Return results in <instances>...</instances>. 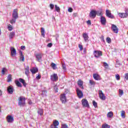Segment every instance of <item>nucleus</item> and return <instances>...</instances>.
Instances as JSON below:
<instances>
[{"mask_svg":"<svg viewBox=\"0 0 128 128\" xmlns=\"http://www.w3.org/2000/svg\"><path fill=\"white\" fill-rule=\"evenodd\" d=\"M18 100V106H26V98L20 96Z\"/></svg>","mask_w":128,"mask_h":128,"instance_id":"nucleus-1","label":"nucleus"},{"mask_svg":"<svg viewBox=\"0 0 128 128\" xmlns=\"http://www.w3.org/2000/svg\"><path fill=\"white\" fill-rule=\"evenodd\" d=\"M81 102L83 108H90V104L86 99L83 98Z\"/></svg>","mask_w":128,"mask_h":128,"instance_id":"nucleus-2","label":"nucleus"},{"mask_svg":"<svg viewBox=\"0 0 128 128\" xmlns=\"http://www.w3.org/2000/svg\"><path fill=\"white\" fill-rule=\"evenodd\" d=\"M76 92L78 98H84V93L82 92V90H80V88H76Z\"/></svg>","mask_w":128,"mask_h":128,"instance_id":"nucleus-3","label":"nucleus"},{"mask_svg":"<svg viewBox=\"0 0 128 128\" xmlns=\"http://www.w3.org/2000/svg\"><path fill=\"white\" fill-rule=\"evenodd\" d=\"M60 125V122L58 120H54L53 121V124H51L50 128H58V126Z\"/></svg>","mask_w":128,"mask_h":128,"instance_id":"nucleus-4","label":"nucleus"},{"mask_svg":"<svg viewBox=\"0 0 128 128\" xmlns=\"http://www.w3.org/2000/svg\"><path fill=\"white\" fill-rule=\"evenodd\" d=\"M50 80L52 82H58V74H53L51 75Z\"/></svg>","mask_w":128,"mask_h":128,"instance_id":"nucleus-5","label":"nucleus"},{"mask_svg":"<svg viewBox=\"0 0 128 128\" xmlns=\"http://www.w3.org/2000/svg\"><path fill=\"white\" fill-rule=\"evenodd\" d=\"M12 18L16 20L18 18V9H14L12 14Z\"/></svg>","mask_w":128,"mask_h":128,"instance_id":"nucleus-6","label":"nucleus"},{"mask_svg":"<svg viewBox=\"0 0 128 128\" xmlns=\"http://www.w3.org/2000/svg\"><path fill=\"white\" fill-rule=\"evenodd\" d=\"M96 10H92L89 14L90 18H94L96 16Z\"/></svg>","mask_w":128,"mask_h":128,"instance_id":"nucleus-7","label":"nucleus"},{"mask_svg":"<svg viewBox=\"0 0 128 128\" xmlns=\"http://www.w3.org/2000/svg\"><path fill=\"white\" fill-rule=\"evenodd\" d=\"M106 16H108V18H109L114 19V16L112 14V12H110V10H106Z\"/></svg>","mask_w":128,"mask_h":128,"instance_id":"nucleus-8","label":"nucleus"},{"mask_svg":"<svg viewBox=\"0 0 128 128\" xmlns=\"http://www.w3.org/2000/svg\"><path fill=\"white\" fill-rule=\"evenodd\" d=\"M94 54L95 58H100V56H102V52L100 50H94Z\"/></svg>","mask_w":128,"mask_h":128,"instance_id":"nucleus-9","label":"nucleus"},{"mask_svg":"<svg viewBox=\"0 0 128 128\" xmlns=\"http://www.w3.org/2000/svg\"><path fill=\"white\" fill-rule=\"evenodd\" d=\"M111 30L114 34H118V28L115 24H112Z\"/></svg>","mask_w":128,"mask_h":128,"instance_id":"nucleus-10","label":"nucleus"},{"mask_svg":"<svg viewBox=\"0 0 128 128\" xmlns=\"http://www.w3.org/2000/svg\"><path fill=\"white\" fill-rule=\"evenodd\" d=\"M60 100L62 104H66V94H61L60 96Z\"/></svg>","mask_w":128,"mask_h":128,"instance_id":"nucleus-11","label":"nucleus"},{"mask_svg":"<svg viewBox=\"0 0 128 128\" xmlns=\"http://www.w3.org/2000/svg\"><path fill=\"white\" fill-rule=\"evenodd\" d=\"M99 98L102 100H106V95H104L102 91L100 90H99Z\"/></svg>","mask_w":128,"mask_h":128,"instance_id":"nucleus-12","label":"nucleus"},{"mask_svg":"<svg viewBox=\"0 0 128 128\" xmlns=\"http://www.w3.org/2000/svg\"><path fill=\"white\" fill-rule=\"evenodd\" d=\"M7 92L9 94H14V87L12 86L7 87Z\"/></svg>","mask_w":128,"mask_h":128,"instance_id":"nucleus-13","label":"nucleus"},{"mask_svg":"<svg viewBox=\"0 0 128 128\" xmlns=\"http://www.w3.org/2000/svg\"><path fill=\"white\" fill-rule=\"evenodd\" d=\"M100 22L102 26H106V18L104 16H101Z\"/></svg>","mask_w":128,"mask_h":128,"instance_id":"nucleus-14","label":"nucleus"},{"mask_svg":"<svg viewBox=\"0 0 128 128\" xmlns=\"http://www.w3.org/2000/svg\"><path fill=\"white\" fill-rule=\"evenodd\" d=\"M6 120L10 124L14 122V117L10 115H8L6 117Z\"/></svg>","mask_w":128,"mask_h":128,"instance_id":"nucleus-15","label":"nucleus"},{"mask_svg":"<svg viewBox=\"0 0 128 128\" xmlns=\"http://www.w3.org/2000/svg\"><path fill=\"white\" fill-rule=\"evenodd\" d=\"M93 78L95 80H102V77L98 74H93Z\"/></svg>","mask_w":128,"mask_h":128,"instance_id":"nucleus-16","label":"nucleus"},{"mask_svg":"<svg viewBox=\"0 0 128 128\" xmlns=\"http://www.w3.org/2000/svg\"><path fill=\"white\" fill-rule=\"evenodd\" d=\"M77 84L79 86V88H80L82 90H84V82L82 80H78Z\"/></svg>","mask_w":128,"mask_h":128,"instance_id":"nucleus-17","label":"nucleus"},{"mask_svg":"<svg viewBox=\"0 0 128 128\" xmlns=\"http://www.w3.org/2000/svg\"><path fill=\"white\" fill-rule=\"evenodd\" d=\"M36 60L38 62H40V60H42V54L40 53L37 54L36 55Z\"/></svg>","mask_w":128,"mask_h":128,"instance_id":"nucleus-18","label":"nucleus"},{"mask_svg":"<svg viewBox=\"0 0 128 128\" xmlns=\"http://www.w3.org/2000/svg\"><path fill=\"white\" fill-rule=\"evenodd\" d=\"M118 16L120 18H128V14L126 12L119 13Z\"/></svg>","mask_w":128,"mask_h":128,"instance_id":"nucleus-19","label":"nucleus"},{"mask_svg":"<svg viewBox=\"0 0 128 128\" xmlns=\"http://www.w3.org/2000/svg\"><path fill=\"white\" fill-rule=\"evenodd\" d=\"M16 54V48L13 47L11 48V56H14Z\"/></svg>","mask_w":128,"mask_h":128,"instance_id":"nucleus-20","label":"nucleus"},{"mask_svg":"<svg viewBox=\"0 0 128 128\" xmlns=\"http://www.w3.org/2000/svg\"><path fill=\"white\" fill-rule=\"evenodd\" d=\"M30 72H31L32 74H36V72H38V69L36 68H33L32 69H30Z\"/></svg>","mask_w":128,"mask_h":128,"instance_id":"nucleus-21","label":"nucleus"},{"mask_svg":"<svg viewBox=\"0 0 128 128\" xmlns=\"http://www.w3.org/2000/svg\"><path fill=\"white\" fill-rule=\"evenodd\" d=\"M25 74L27 76H30V66H26V68H25Z\"/></svg>","mask_w":128,"mask_h":128,"instance_id":"nucleus-22","label":"nucleus"},{"mask_svg":"<svg viewBox=\"0 0 128 128\" xmlns=\"http://www.w3.org/2000/svg\"><path fill=\"white\" fill-rule=\"evenodd\" d=\"M83 38H84V40L85 42H87L88 40V34L86 33H84L82 34Z\"/></svg>","mask_w":128,"mask_h":128,"instance_id":"nucleus-23","label":"nucleus"},{"mask_svg":"<svg viewBox=\"0 0 128 128\" xmlns=\"http://www.w3.org/2000/svg\"><path fill=\"white\" fill-rule=\"evenodd\" d=\"M19 81L20 82H22V84L24 86H26V80H24L22 78H20Z\"/></svg>","mask_w":128,"mask_h":128,"instance_id":"nucleus-24","label":"nucleus"},{"mask_svg":"<svg viewBox=\"0 0 128 128\" xmlns=\"http://www.w3.org/2000/svg\"><path fill=\"white\" fill-rule=\"evenodd\" d=\"M38 114H40V116H43L44 115V109L42 108H38V111H37Z\"/></svg>","mask_w":128,"mask_h":128,"instance_id":"nucleus-25","label":"nucleus"},{"mask_svg":"<svg viewBox=\"0 0 128 128\" xmlns=\"http://www.w3.org/2000/svg\"><path fill=\"white\" fill-rule=\"evenodd\" d=\"M112 116H114V112H110L107 114V118H112Z\"/></svg>","mask_w":128,"mask_h":128,"instance_id":"nucleus-26","label":"nucleus"},{"mask_svg":"<svg viewBox=\"0 0 128 128\" xmlns=\"http://www.w3.org/2000/svg\"><path fill=\"white\" fill-rule=\"evenodd\" d=\"M14 82H15L16 86H18V88H22V84H20V81H18V80H16L14 81Z\"/></svg>","mask_w":128,"mask_h":128,"instance_id":"nucleus-27","label":"nucleus"},{"mask_svg":"<svg viewBox=\"0 0 128 128\" xmlns=\"http://www.w3.org/2000/svg\"><path fill=\"white\" fill-rule=\"evenodd\" d=\"M20 60L21 62H24V54H22V52H20Z\"/></svg>","mask_w":128,"mask_h":128,"instance_id":"nucleus-28","label":"nucleus"},{"mask_svg":"<svg viewBox=\"0 0 128 128\" xmlns=\"http://www.w3.org/2000/svg\"><path fill=\"white\" fill-rule=\"evenodd\" d=\"M14 36H16V33L14 32H12L9 34V38L10 39L12 38Z\"/></svg>","mask_w":128,"mask_h":128,"instance_id":"nucleus-29","label":"nucleus"},{"mask_svg":"<svg viewBox=\"0 0 128 128\" xmlns=\"http://www.w3.org/2000/svg\"><path fill=\"white\" fill-rule=\"evenodd\" d=\"M41 34L43 36V38H44L46 34L44 32V28H41Z\"/></svg>","mask_w":128,"mask_h":128,"instance_id":"nucleus-30","label":"nucleus"},{"mask_svg":"<svg viewBox=\"0 0 128 128\" xmlns=\"http://www.w3.org/2000/svg\"><path fill=\"white\" fill-rule=\"evenodd\" d=\"M102 128H110V126L104 123L102 124Z\"/></svg>","mask_w":128,"mask_h":128,"instance_id":"nucleus-31","label":"nucleus"},{"mask_svg":"<svg viewBox=\"0 0 128 128\" xmlns=\"http://www.w3.org/2000/svg\"><path fill=\"white\" fill-rule=\"evenodd\" d=\"M121 116L122 118H126V112L124 110L121 112Z\"/></svg>","mask_w":128,"mask_h":128,"instance_id":"nucleus-32","label":"nucleus"},{"mask_svg":"<svg viewBox=\"0 0 128 128\" xmlns=\"http://www.w3.org/2000/svg\"><path fill=\"white\" fill-rule=\"evenodd\" d=\"M8 82H12V74H9L7 78Z\"/></svg>","mask_w":128,"mask_h":128,"instance_id":"nucleus-33","label":"nucleus"},{"mask_svg":"<svg viewBox=\"0 0 128 128\" xmlns=\"http://www.w3.org/2000/svg\"><path fill=\"white\" fill-rule=\"evenodd\" d=\"M96 15L98 16H102V10L96 11Z\"/></svg>","mask_w":128,"mask_h":128,"instance_id":"nucleus-34","label":"nucleus"},{"mask_svg":"<svg viewBox=\"0 0 128 128\" xmlns=\"http://www.w3.org/2000/svg\"><path fill=\"white\" fill-rule=\"evenodd\" d=\"M51 66L53 70H56V64L52 62L51 64Z\"/></svg>","mask_w":128,"mask_h":128,"instance_id":"nucleus-35","label":"nucleus"},{"mask_svg":"<svg viewBox=\"0 0 128 128\" xmlns=\"http://www.w3.org/2000/svg\"><path fill=\"white\" fill-rule=\"evenodd\" d=\"M55 9L57 12H60V8L59 6H58V5H55Z\"/></svg>","mask_w":128,"mask_h":128,"instance_id":"nucleus-36","label":"nucleus"},{"mask_svg":"<svg viewBox=\"0 0 128 128\" xmlns=\"http://www.w3.org/2000/svg\"><path fill=\"white\" fill-rule=\"evenodd\" d=\"M106 42L108 44H110V42H112V39H110V38L108 37L106 38Z\"/></svg>","mask_w":128,"mask_h":128,"instance_id":"nucleus-37","label":"nucleus"},{"mask_svg":"<svg viewBox=\"0 0 128 128\" xmlns=\"http://www.w3.org/2000/svg\"><path fill=\"white\" fill-rule=\"evenodd\" d=\"M89 82L91 86H94L96 84V82L94 80H90Z\"/></svg>","mask_w":128,"mask_h":128,"instance_id":"nucleus-38","label":"nucleus"},{"mask_svg":"<svg viewBox=\"0 0 128 128\" xmlns=\"http://www.w3.org/2000/svg\"><path fill=\"white\" fill-rule=\"evenodd\" d=\"M7 70H6V68H2V74H6V72H7Z\"/></svg>","mask_w":128,"mask_h":128,"instance_id":"nucleus-39","label":"nucleus"},{"mask_svg":"<svg viewBox=\"0 0 128 128\" xmlns=\"http://www.w3.org/2000/svg\"><path fill=\"white\" fill-rule=\"evenodd\" d=\"M8 30H10V32L12 30H14V28H12V25L10 24L8 25Z\"/></svg>","mask_w":128,"mask_h":128,"instance_id":"nucleus-40","label":"nucleus"},{"mask_svg":"<svg viewBox=\"0 0 128 128\" xmlns=\"http://www.w3.org/2000/svg\"><path fill=\"white\" fill-rule=\"evenodd\" d=\"M115 78L117 80H120V74H116L115 76Z\"/></svg>","mask_w":128,"mask_h":128,"instance_id":"nucleus-41","label":"nucleus"},{"mask_svg":"<svg viewBox=\"0 0 128 128\" xmlns=\"http://www.w3.org/2000/svg\"><path fill=\"white\" fill-rule=\"evenodd\" d=\"M16 18H12L10 20V22L12 24H16Z\"/></svg>","mask_w":128,"mask_h":128,"instance_id":"nucleus-42","label":"nucleus"},{"mask_svg":"<svg viewBox=\"0 0 128 128\" xmlns=\"http://www.w3.org/2000/svg\"><path fill=\"white\" fill-rule=\"evenodd\" d=\"M92 104L94 108H98V103L96 102V101L93 100Z\"/></svg>","mask_w":128,"mask_h":128,"instance_id":"nucleus-43","label":"nucleus"},{"mask_svg":"<svg viewBox=\"0 0 128 128\" xmlns=\"http://www.w3.org/2000/svg\"><path fill=\"white\" fill-rule=\"evenodd\" d=\"M78 46L80 48V50H84V47L82 46V45L79 44L78 45Z\"/></svg>","mask_w":128,"mask_h":128,"instance_id":"nucleus-44","label":"nucleus"},{"mask_svg":"<svg viewBox=\"0 0 128 128\" xmlns=\"http://www.w3.org/2000/svg\"><path fill=\"white\" fill-rule=\"evenodd\" d=\"M119 94L120 96H122V94H124V90L120 89H119Z\"/></svg>","mask_w":128,"mask_h":128,"instance_id":"nucleus-45","label":"nucleus"},{"mask_svg":"<svg viewBox=\"0 0 128 128\" xmlns=\"http://www.w3.org/2000/svg\"><path fill=\"white\" fill-rule=\"evenodd\" d=\"M104 66L106 68H108V64L106 62H104Z\"/></svg>","mask_w":128,"mask_h":128,"instance_id":"nucleus-46","label":"nucleus"},{"mask_svg":"<svg viewBox=\"0 0 128 128\" xmlns=\"http://www.w3.org/2000/svg\"><path fill=\"white\" fill-rule=\"evenodd\" d=\"M62 128H68L66 124H62Z\"/></svg>","mask_w":128,"mask_h":128,"instance_id":"nucleus-47","label":"nucleus"},{"mask_svg":"<svg viewBox=\"0 0 128 128\" xmlns=\"http://www.w3.org/2000/svg\"><path fill=\"white\" fill-rule=\"evenodd\" d=\"M124 78L126 80H128V73L125 74Z\"/></svg>","mask_w":128,"mask_h":128,"instance_id":"nucleus-48","label":"nucleus"},{"mask_svg":"<svg viewBox=\"0 0 128 128\" xmlns=\"http://www.w3.org/2000/svg\"><path fill=\"white\" fill-rule=\"evenodd\" d=\"M72 10H74L72 8H69L68 9V12H72Z\"/></svg>","mask_w":128,"mask_h":128,"instance_id":"nucleus-49","label":"nucleus"},{"mask_svg":"<svg viewBox=\"0 0 128 128\" xmlns=\"http://www.w3.org/2000/svg\"><path fill=\"white\" fill-rule=\"evenodd\" d=\"M100 38L101 39V40L103 42H106V40H104V36H102Z\"/></svg>","mask_w":128,"mask_h":128,"instance_id":"nucleus-50","label":"nucleus"},{"mask_svg":"<svg viewBox=\"0 0 128 128\" xmlns=\"http://www.w3.org/2000/svg\"><path fill=\"white\" fill-rule=\"evenodd\" d=\"M50 8L51 10H54V5L52 4H50Z\"/></svg>","mask_w":128,"mask_h":128,"instance_id":"nucleus-51","label":"nucleus"},{"mask_svg":"<svg viewBox=\"0 0 128 128\" xmlns=\"http://www.w3.org/2000/svg\"><path fill=\"white\" fill-rule=\"evenodd\" d=\"M47 46H48V48H52V43H48Z\"/></svg>","mask_w":128,"mask_h":128,"instance_id":"nucleus-52","label":"nucleus"},{"mask_svg":"<svg viewBox=\"0 0 128 128\" xmlns=\"http://www.w3.org/2000/svg\"><path fill=\"white\" fill-rule=\"evenodd\" d=\"M86 24H88L89 26H90L92 24V22H90V20H88L86 22Z\"/></svg>","mask_w":128,"mask_h":128,"instance_id":"nucleus-53","label":"nucleus"},{"mask_svg":"<svg viewBox=\"0 0 128 128\" xmlns=\"http://www.w3.org/2000/svg\"><path fill=\"white\" fill-rule=\"evenodd\" d=\"M54 90L55 92H58V88L56 86H55L54 88Z\"/></svg>","mask_w":128,"mask_h":128,"instance_id":"nucleus-54","label":"nucleus"},{"mask_svg":"<svg viewBox=\"0 0 128 128\" xmlns=\"http://www.w3.org/2000/svg\"><path fill=\"white\" fill-rule=\"evenodd\" d=\"M40 78H42V76H40V75H38L36 77V78L37 80H40Z\"/></svg>","mask_w":128,"mask_h":128,"instance_id":"nucleus-55","label":"nucleus"},{"mask_svg":"<svg viewBox=\"0 0 128 128\" xmlns=\"http://www.w3.org/2000/svg\"><path fill=\"white\" fill-rule=\"evenodd\" d=\"M62 69H63L64 70H66V65H65V64H62Z\"/></svg>","mask_w":128,"mask_h":128,"instance_id":"nucleus-56","label":"nucleus"},{"mask_svg":"<svg viewBox=\"0 0 128 128\" xmlns=\"http://www.w3.org/2000/svg\"><path fill=\"white\" fill-rule=\"evenodd\" d=\"M73 16L74 18H76V16H78V13H74Z\"/></svg>","mask_w":128,"mask_h":128,"instance_id":"nucleus-57","label":"nucleus"},{"mask_svg":"<svg viewBox=\"0 0 128 128\" xmlns=\"http://www.w3.org/2000/svg\"><path fill=\"white\" fill-rule=\"evenodd\" d=\"M21 50H26V46H21Z\"/></svg>","mask_w":128,"mask_h":128,"instance_id":"nucleus-58","label":"nucleus"},{"mask_svg":"<svg viewBox=\"0 0 128 128\" xmlns=\"http://www.w3.org/2000/svg\"><path fill=\"white\" fill-rule=\"evenodd\" d=\"M2 96V90H0V96Z\"/></svg>","mask_w":128,"mask_h":128,"instance_id":"nucleus-59","label":"nucleus"},{"mask_svg":"<svg viewBox=\"0 0 128 128\" xmlns=\"http://www.w3.org/2000/svg\"><path fill=\"white\" fill-rule=\"evenodd\" d=\"M46 90H44L42 91V94H46Z\"/></svg>","mask_w":128,"mask_h":128,"instance_id":"nucleus-60","label":"nucleus"},{"mask_svg":"<svg viewBox=\"0 0 128 128\" xmlns=\"http://www.w3.org/2000/svg\"><path fill=\"white\" fill-rule=\"evenodd\" d=\"M1 108H1L0 106V112H2V110H0Z\"/></svg>","mask_w":128,"mask_h":128,"instance_id":"nucleus-61","label":"nucleus"},{"mask_svg":"<svg viewBox=\"0 0 128 128\" xmlns=\"http://www.w3.org/2000/svg\"><path fill=\"white\" fill-rule=\"evenodd\" d=\"M0 32H1V30H0V34H1V33H0Z\"/></svg>","mask_w":128,"mask_h":128,"instance_id":"nucleus-62","label":"nucleus"},{"mask_svg":"<svg viewBox=\"0 0 128 128\" xmlns=\"http://www.w3.org/2000/svg\"><path fill=\"white\" fill-rule=\"evenodd\" d=\"M30 104V103H29Z\"/></svg>","mask_w":128,"mask_h":128,"instance_id":"nucleus-63","label":"nucleus"},{"mask_svg":"<svg viewBox=\"0 0 128 128\" xmlns=\"http://www.w3.org/2000/svg\"><path fill=\"white\" fill-rule=\"evenodd\" d=\"M30 104V103H29Z\"/></svg>","mask_w":128,"mask_h":128,"instance_id":"nucleus-64","label":"nucleus"}]
</instances>
